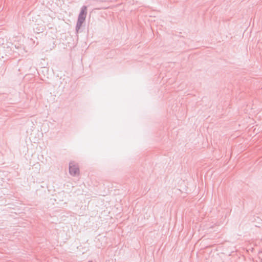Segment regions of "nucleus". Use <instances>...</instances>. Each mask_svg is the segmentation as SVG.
Instances as JSON below:
<instances>
[{
	"label": "nucleus",
	"instance_id": "nucleus-1",
	"mask_svg": "<svg viewBox=\"0 0 262 262\" xmlns=\"http://www.w3.org/2000/svg\"><path fill=\"white\" fill-rule=\"evenodd\" d=\"M86 7L84 6L82 8L81 12L79 15L78 23L80 25H81L82 23L84 21L86 15Z\"/></svg>",
	"mask_w": 262,
	"mask_h": 262
},
{
	"label": "nucleus",
	"instance_id": "nucleus-2",
	"mask_svg": "<svg viewBox=\"0 0 262 262\" xmlns=\"http://www.w3.org/2000/svg\"><path fill=\"white\" fill-rule=\"evenodd\" d=\"M69 171L70 173L73 176H76L79 173V170L78 166L73 163H70Z\"/></svg>",
	"mask_w": 262,
	"mask_h": 262
},
{
	"label": "nucleus",
	"instance_id": "nucleus-3",
	"mask_svg": "<svg viewBox=\"0 0 262 262\" xmlns=\"http://www.w3.org/2000/svg\"><path fill=\"white\" fill-rule=\"evenodd\" d=\"M89 262H92V261H89Z\"/></svg>",
	"mask_w": 262,
	"mask_h": 262
}]
</instances>
